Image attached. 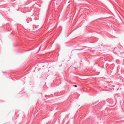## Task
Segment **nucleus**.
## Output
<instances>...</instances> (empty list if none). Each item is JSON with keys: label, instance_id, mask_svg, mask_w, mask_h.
<instances>
[{"label": "nucleus", "instance_id": "1", "mask_svg": "<svg viewBox=\"0 0 124 124\" xmlns=\"http://www.w3.org/2000/svg\"><path fill=\"white\" fill-rule=\"evenodd\" d=\"M74 86L75 87H77V86L76 85H75Z\"/></svg>", "mask_w": 124, "mask_h": 124}, {"label": "nucleus", "instance_id": "2", "mask_svg": "<svg viewBox=\"0 0 124 124\" xmlns=\"http://www.w3.org/2000/svg\"><path fill=\"white\" fill-rule=\"evenodd\" d=\"M69 2H69V1L68 3H69Z\"/></svg>", "mask_w": 124, "mask_h": 124}]
</instances>
